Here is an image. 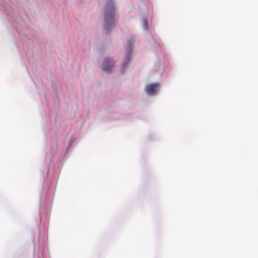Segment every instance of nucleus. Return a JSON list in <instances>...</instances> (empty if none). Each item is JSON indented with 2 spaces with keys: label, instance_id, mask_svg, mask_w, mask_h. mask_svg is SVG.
<instances>
[{
  "label": "nucleus",
  "instance_id": "obj_1",
  "mask_svg": "<svg viewBox=\"0 0 258 258\" xmlns=\"http://www.w3.org/2000/svg\"><path fill=\"white\" fill-rule=\"evenodd\" d=\"M104 16V28L106 29H109L114 24L116 19L114 4L112 0H108L105 7Z\"/></svg>",
  "mask_w": 258,
  "mask_h": 258
},
{
  "label": "nucleus",
  "instance_id": "obj_2",
  "mask_svg": "<svg viewBox=\"0 0 258 258\" xmlns=\"http://www.w3.org/2000/svg\"><path fill=\"white\" fill-rule=\"evenodd\" d=\"M160 85L159 83H152L147 85L145 91L149 95H154L157 93Z\"/></svg>",
  "mask_w": 258,
  "mask_h": 258
},
{
  "label": "nucleus",
  "instance_id": "obj_3",
  "mask_svg": "<svg viewBox=\"0 0 258 258\" xmlns=\"http://www.w3.org/2000/svg\"><path fill=\"white\" fill-rule=\"evenodd\" d=\"M113 66V62L110 58H106L104 59L102 64V70L106 72H109L111 71Z\"/></svg>",
  "mask_w": 258,
  "mask_h": 258
},
{
  "label": "nucleus",
  "instance_id": "obj_4",
  "mask_svg": "<svg viewBox=\"0 0 258 258\" xmlns=\"http://www.w3.org/2000/svg\"><path fill=\"white\" fill-rule=\"evenodd\" d=\"M131 59V54L130 53L129 54H128L126 56V61L124 63H123V67H125L126 66L127 62H128L130 61Z\"/></svg>",
  "mask_w": 258,
  "mask_h": 258
}]
</instances>
